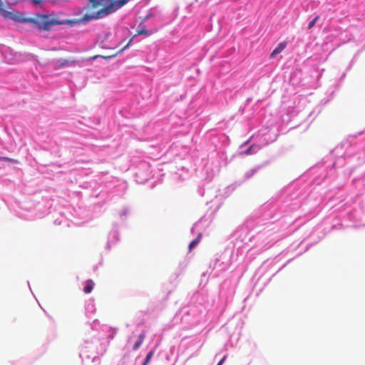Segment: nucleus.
Instances as JSON below:
<instances>
[{
    "mask_svg": "<svg viewBox=\"0 0 365 365\" xmlns=\"http://www.w3.org/2000/svg\"><path fill=\"white\" fill-rule=\"evenodd\" d=\"M129 0H88L84 7L86 13L80 22L85 23L101 19L122 7Z\"/></svg>",
    "mask_w": 365,
    "mask_h": 365,
    "instance_id": "obj_1",
    "label": "nucleus"
},
{
    "mask_svg": "<svg viewBox=\"0 0 365 365\" xmlns=\"http://www.w3.org/2000/svg\"><path fill=\"white\" fill-rule=\"evenodd\" d=\"M28 24L36 26L41 31H50L55 25H61L64 23L58 21L57 18L48 14H37L34 17L29 18Z\"/></svg>",
    "mask_w": 365,
    "mask_h": 365,
    "instance_id": "obj_2",
    "label": "nucleus"
},
{
    "mask_svg": "<svg viewBox=\"0 0 365 365\" xmlns=\"http://www.w3.org/2000/svg\"><path fill=\"white\" fill-rule=\"evenodd\" d=\"M0 14L5 18H9L15 22L28 24L29 18H27L23 13L16 11H8L3 8V3L0 0Z\"/></svg>",
    "mask_w": 365,
    "mask_h": 365,
    "instance_id": "obj_3",
    "label": "nucleus"
},
{
    "mask_svg": "<svg viewBox=\"0 0 365 365\" xmlns=\"http://www.w3.org/2000/svg\"><path fill=\"white\" fill-rule=\"evenodd\" d=\"M287 46L286 42H281L278 44V46L274 49V51L271 53V57L274 58L277 54L280 53Z\"/></svg>",
    "mask_w": 365,
    "mask_h": 365,
    "instance_id": "obj_4",
    "label": "nucleus"
},
{
    "mask_svg": "<svg viewBox=\"0 0 365 365\" xmlns=\"http://www.w3.org/2000/svg\"><path fill=\"white\" fill-rule=\"evenodd\" d=\"M94 282L93 280L91 279H88L86 282V285L83 288V292L86 293V294H89L92 292L93 287H94Z\"/></svg>",
    "mask_w": 365,
    "mask_h": 365,
    "instance_id": "obj_5",
    "label": "nucleus"
},
{
    "mask_svg": "<svg viewBox=\"0 0 365 365\" xmlns=\"http://www.w3.org/2000/svg\"><path fill=\"white\" fill-rule=\"evenodd\" d=\"M144 339H145V334L143 333L140 334L138 336V339L137 340V341L135 343V344L133 346L134 350H137L140 348V346L142 345V344L144 341Z\"/></svg>",
    "mask_w": 365,
    "mask_h": 365,
    "instance_id": "obj_6",
    "label": "nucleus"
},
{
    "mask_svg": "<svg viewBox=\"0 0 365 365\" xmlns=\"http://www.w3.org/2000/svg\"><path fill=\"white\" fill-rule=\"evenodd\" d=\"M129 45V43L125 46L123 47L122 49H120V51H118L117 53L113 54V55H110V56H101V55H97V56H95L93 57V59H96L98 57H101V58H103L105 59H108L111 57H114L115 56H117L118 53H120L122 51H123Z\"/></svg>",
    "mask_w": 365,
    "mask_h": 365,
    "instance_id": "obj_7",
    "label": "nucleus"
},
{
    "mask_svg": "<svg viewBox=\"0 0 365 365\" xmlns=\"http://www.w3.org/2000/svg\"><path fill=\"white\" fill-rule=\"evenodd\" d=\"M202 238V234L199 233L196 239L192 240L189 245V251L190 252L194 247H195L200 241Z\"/></svg>",
    "mask_w": 365,
    "mask_h": 365,
    "instance_id": "obj_8",
    "label": "nucleus"
},
{
    "mask_svg": "<svg viewBox=\"0 0 365 365\" xmlns=\"http://www.w3.org/2000/svg\"><path fill=\"white\" fill-rule=\"evenodd\" d=\"M68 63H69V60L61 58V59H59L57 61L56 66L58 68H63V67L68 66Z\"/></svg>",
    "mask_w": 365,
    "mask_h": 365,
    "instance_id": "obj_9",
    "label": "nucleus"
},
{
    "mask_svg": "<svg viewBox=\"0 0 365 365\" xmlns=\"http://www.w3.org/2000/svg\"><path fill=\"white\" fill-rule=\"evenodd\" d=\"M319 16H317L314 19H313L308 24V29H311L313 28L316 24V22L319 20Z\"/></svg>",
    "mask_w": 365,
    "mask_h": 365,
    "instance_id": "obj_10",
    "label": "nucleus"
},
{
    "mask_svg": "<svg viewBox=\"0 0 365 365\" xmlns=\"http://www.w3.org/2000/svg\"><path fill=\"white\" fill-rule=\"evenodd\" d=\"M153 354H154V351H150L148 353L146 357H145V363H148L150 359H152V357L153 356Z\"/></svg>",
    "mask_w": 365,
    "mask_h": 365,
    "instance_id": "obj_11",
    "label": "nucleus"
},
{
    "mask_svg": "<svg viewBox=\"0 0 365 365\" xmlns=\"http://www.w3.org/2000/svg\"><path fill=\"white\" fill-rule=\"evenodd\" d=\"M34 5H39L43 2V0H29Z\"/></svg>",
    "mask_w": 365,
    "mask_h": 365,
    "instance_id": "obj_12",
    "label": "nucleus"
},
{
    "mask_svg": "<svg viewBox=\"0 0 365 365\" xmlns=\"http://www.w3.org/2000/svg\"><path fill=\"white\" fill-rule=\"evenodd\" d=\"M148 34V31H146V30H140L138 31V34L140 35V34Z\"/></svg>",
    "mask_w": 365,
    "mask_h": 365,
    "instance_id": "obj_13",
    "label": "nucleus"
},
{
    "mask_svg": "<svg viewBox=\"0 0 365 365\" xmlns=\"http://www.w3.org/2000/svg\"><path fill=\"white\" fill-rule=\"evenodd\" d=\"M0 159L3 160H6V161H12V159H10V158H9L7 157H3V158L0 157Z\"/></svg>",
    "mask_w": 365,
    "mask_h": 365,
    "instance_id": "obj_14",
    "label": "nucleus"
},
{
    "mask_svg": "<svg viewBox=\"0 0 365 365\" xmlns=\"http://www.w3.org/2000/svg\"><path fill=\"white\" fill-rule=\"evenodd\" d=\"M225 358L226 356H224L220 361L219 363L217 364V365H222L224 362V361L225 360Z\"/></svg>",
    "mask_w": 365,
    "mask_h": 365,
    "instance_id": "obj_15",
    "label": "nucleus"
},
{
    "mask_svg": "<svg viewBox=\"0 0 365 365\" xmlns=\"http://www.w3.org/2000/svg\"><path fill=\"white\" fill-rule=\"evenodd\" d=\"M251 150V146H250L249 148H247L246 151H245V153L246 154H248L250 153V151Z\"/></svg>",
    "mask_w": 365,
    "mask_h": 365,
    "instance_id": "obj_16",
    "label": "nucleus"
},
{
    "mask_svg": "<svg viewBox=\"0 0 365 365\" xmlns=\"http://www.w3.org/2000/svg\"><path fill=\"white\" fill-rule=\"evenodd\" d=\"M71 63H77V61L75 60V59H73L71 61Z\"/></svg>",
    "mask_w": 365,
    "mask_h": 365,
    "instance_id": "obj_17",
    "label": "nucleus"
},
{
    "mask_svg": "<svg viewBox=\"0 0 365 365\" xmlns=\"http://www.w3.org/2000/svg\"><path fill=\"white\" fill-rule=\"evenodd\" d=\"M148 363H145V361L143 362V365H146Z\"/></svg>",
    "mask_w": 365,
    "mask_h": 365,
    "instance_id": "obj_18",
    "label": "nucleus"
}]
</instances>
